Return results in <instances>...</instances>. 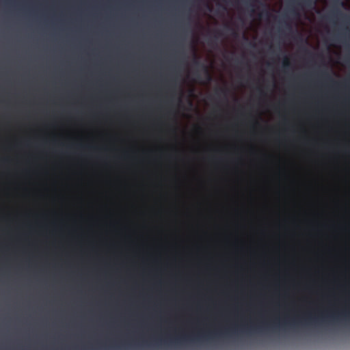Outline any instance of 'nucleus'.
<instances>
[{
	"instance_id": "obj_8",
	"label": "nucleus",
	"mask_w": 350,
	"mask_h": 350,
	"mask_svg": "<svg viewBox=\"0 0 350 350\" xmlns=\"http://www.w3.org/2000/svg\"><path fill=\"white\" fill-rule=\"evenodd\" d=\"M226 92H227V90L226 88H220V89L217 90V93H221L224 95L226 94Z\"/></svg>"
},
{
	"instance_id": "obj_15",
	"label": "nucleus",
	"mask_w": 350,
	"mask_h": 350,
	"mask_svg": "<svg viewBox=\"0 0 350 350\" xmlns=\"http://www.w3.org/2000/svg\"><path fill=\"white\" fill-rule=\"evenodd\" d=\"M257 90H258V92H260V94H262V91L260 88H257Z\"/></svg>"
},
{
	"instance_id": "obj_4",
	"label": "nucleus",
	"mask_w": 350,
	"mask_h": 350,
	"mask_svg": "<svg viewBox=\"0 0 350 350\" xmlns=\"http://www.w3.org/2000/svg\"><path fill=\"white\" fill-rule=\"evenodd\" d=\"M339 317H350V312H348L347 314L341 312V313L338 314V316L332 314L331 315L329 316V318L333 319H336Z\"/></svg>"
},
{
	"instance_id": "obj_16",
	"label": "nucleus",
	"mask_w": 350,
	"mask_h": 350,
	"mask_svg": "<svg viewBox=\"0 0 350 350\" xmlns=\"http://www.w3.org/2000/svg\"><path fill=\"white\" fill-rule=\"evenodd\" d=\"M308 320H310V321H314V320H315V319H314V318L310 317V318H308Z\"/></svg>"
},
{
	"instance_id": "obj_12",
	"label": "nucleus",
	"mask_w": 350,
	"mask_h": 350,
	"mask_svg": "<svg viewBox=\"0 0 350 350\" xmlns=\"http://www.w3.org/2000/svg\"><path fill=\"white\" fill-rule=\"evenodd\" d=\"M336 14H338V15H340L341 16H344V14L342 12H340V10H336Z\"/></svg>"
},
{
	"instance_id": "obj_13",
	"label": "nucleus",
	"mask_w": 350,
	"mask_h": 350,
	"mask_svg": "<svg viewBox=\"0 0 350 350\" xmlns=\"http://www.w3.org/2000/svg\"><path fill=\"white\" fill-rule=\"evenodd\" d=\"M284 25H285V27H286L287 29H290L289 23H288L286 22H284Z\"/></svg>"
},
{
	"instance_id": "obj_2",
	"label": "nucleus",
	"mask_w": 350,
	"mask_h": 350,
	"mask_svg": "<svg viewBox=\"0 0 350 350\" xmlns=\"http://www.w3.org/2000/svg\"><path fill=\"white\" fill-rule=\"evenodd\" d=\"M221 31L219 30L215 31L214 36H213V38L210 40V44H213L214 40H217L219 38H221Z\"/></svg>"
},
{
	"instance_id": "obj_6",
	"label": "nucleus",
	"mask_w": 350,
	"mask_h": 350,
	"mask_svg": "<svg viewBox=\"0 0 350 350\" xmlns=\"http://www.w3.org/2000/svg\"><path fill=\"white\" fill-rule=\"evenodd\" d=\"M323 75H324V77L325 79H326L327 80L329 81V82L334 83V84H336V85H338V83L334 81V79H332L330 77H329V75L327 74V72H324L323 73Z\"/></svg>"
},
{
	"instance_id": "obj_1",
	"label": "nucleus",
	"mask_w": 350,
	"mask_h": 350,
	"mask_svg": "<svg viewBox=\"0 0 350 350\" xmlns=\"http://www.w3.org/2000/svg\"><path fill=\"white\" fill-rule=\"evenodd\" d=\"M193 63L198 66L202 67L204 72H205L206 80H207L208 82H210L211 80V76L206 66L204 64H200V62L198 61V59L196 57V58H194Z\"/></svg>"
},
{
	"instance_id": "obj_10",
	"label": "nucleus",
	"mask_w": 350,
	"mask_h": 350,
	"mask_svg": "<svg viewBox=\"0 0 350 350\" xmlns=\"http://www.w3.org/2000/svg\"><path fill=\"white\" fill-rule=\"evenodd\" d=\"M250 12H252V13H254V5H253V4H250Z\"/></svg>"
},
{
	"instance_id": "obj_17",
	"label": "nucleus",
	"mask_w": 350,
	"mask_h": 350,
	"mask_svg": "<svg viewBox=\"0 0 350 350\" xmlns=\"http://www.w3.org/2000/svg\"><path fill=\"white\" fill-rule=\"evenodd\" d=\"M322 317V319H325V316H321Z\"/></svg>"
},
{
	"instance_id": "obj_7",
	"label": "nucleus",
	"mask_w": 350,
	"mask_h": 350,
	"mask_svg": "<svg viewBox=\"0 0 350 350\" xmlns=\"http://www.w3.org/2000/svg\"><path fill=\"white\" fill-rule=\"evenodd\" d=\"M189 339H192V338L189 337V336H183L181 338H175V342H180V341H185V340H189Z\"/></svg>"
},
{
	"instance_id": "obj_3",
	"label": "nucleus",
	"mask_w": 350,
	"mask_h": 350,
	"mask_svg": "<svg viewBox=\"0 0 350 350\" xmlns=\"http://www.w3.org/2000/svg\"><path fill=\"white\" fill-rule=\"evenodd\" d=\"M283 69L286 70L291 67V63L286 56L284 57V59L282 62Z\"/></svg>"
},
{
	"instance_id": "obj_11",
	"label": "nucleus",
	"mask_w": 350,
	"mask_h": 350,
	"mask_svg": "<svg viewBox=\"0 0 350 350\" xmlns=\"http://www.w3.org/2000/svg\"><path fill=\"white\" fill-rule=\"evenodd\" d=\"M290 12H291L292 14H293V15L297 16V14L296 10L294 8H292L291 10H290Z\"/></svg>"
},
{
	"instance_id": "obj_14",
	"label": "nucleus",
	"mask_w": 350,
	"mask_h": 350,
	"mask_svg": "<svg viewBox=\"0 0 350 350\" xmlns=\"http://www.w3.org/2000/svg\"><path fill=\"white\" fill-rule=\"evenodd\" d=\"M206 336H210V334H208V335H198L199 338H205Z\"/></svg>"
},
{
	"instance_id": "obj_9",
	"label": "nucleus",
	"mask_w": 350,
	"mask_h": 350,
	"mask_svg": "<svg viewBox=\"0 0 350 350\" xmlns=\"http://www.w3.org/2000/svg\"><path fill=\"white\" fill-rule=\"evenodd\" d=\"M226 30H228V31H230L232 32V34H233L234 36H235V35H236V31H234V29H232L231 28V27H230L229 25H226Z\"/></svg>"
},
{
	"instance_id": "obj_5",
	"label": "nucleus",
	"mask_w": 350,
	"mask_h": 350,
	"mask_svg": "<svg viewBox=\"0 0 350 350\" xmlns=\"http://www.w3.org/2000/svg\"><path fill=\"white\" fill-rule=\"evenodd\" d=\"M298 4H303L306 6H311L314 5V1L313 0H301V2L298 3Z\"/></svg>"
}]
</instances>
